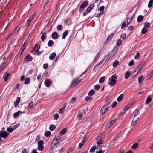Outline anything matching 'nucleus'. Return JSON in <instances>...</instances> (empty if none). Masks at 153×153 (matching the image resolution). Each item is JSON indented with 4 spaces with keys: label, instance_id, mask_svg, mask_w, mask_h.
Wrapping results in <instances>:
<instances>
[{
    "label": "nucleus",
    "instance_id": "f257e3e1",
    "mask_svg": "<svg viewBox=\"0 0 153 153\" xmlns=\"http://www.w3.org/2000/svg\"><path fill=\"white\" fill-rule=\"evenodd\" d=\"M117 76L115 75L112 76L109 79L108 85L110 86H112L115 84L117 82Z\"/></svg>",
    "mask_w": 153,
    "mask_h": 153
},
{
    "label": "nucleus",
    "instance_id": "f03ea898",
    "mask_svg": "<svg viewBox=\"0 0 153 153\" xmlns=\"http://www.w3.org/2000/svg\"><path fill=\"white\" fill-rule=\"evenodd\" d=\"M59 138H56L53 140L50 146V149L52 150L59 142Z\"/></svg>",
    "mask_w": 153,
    "mask_h": 153
},
{
    "label": "nucleus",
    "instance_id": "7ed1b4c3",
    "mask_svg": "<svg viewBox=\"0 0 153 153\" xmlns=\"http://www.w3.org/2000/svg\"><path fill=\"white\" fill-rule=\"evenodd\" d=\"M9 135L6 131L1 130L0 131V137L4 138H6Z\"/></svg>",
    "mask_w": 153,
    "mask_h": 153
},
{
    "label": "nucleus",
    "instance_id": "20e7f679",
    "mask_svg": "<svg viewBox=\"0 0 153 153\" xmlns=\"http://www.w3.org/2000/svg\"><path fill=\"white\" fill-rule=\"evenodd\" d=\"M108 105H110L109 104H108L107 105H105L104 106V107L102 108L100 111V114L101 115H102L104 114L108 110L109 107Z\"/></svg>",
    "mask_w": 153,
    "mask_h": 153
},
{
    "label": "nucleus",
    "instance_id": "39448f33",
    "mask_svg": "<svg viewBox=\"0 0 153 153\" xmlns=\"http://www.w3.org/2000/svg\"><path fill=\"white\" fill-rule=\"evenodd\" d=\"M145 64V62H143L140 64L137 67V68L135 71V72H137V74H138L141 70L142 68L144 66Z\"/></svg>",
    "mask_w": 153,
    "mask_h": 153
},
{
    "label": "nucleus",
    "instance_id": "423d86ee",
    "mask_svg": "<svg viewBox=\"0 0 153 153\" xmlns=\"http://www.w3.org/2000/svg\"><path fill=\"white\" fill-rule=\"evenodd\" d=\"M79 78L78 79H73L72 83L71 84V86L75 85L76 84H78L81 81V80H79Z\"/></svg>",
    "mask_w": 153,
    "mask_h": 153
},
{
    "label": "nucleus",
    "instance_id": "0eeeda50",
    "mask_svg": "<svg viewBox=\"0 0 153 153\" xmlns=\"http://www.w3.org/2000/svg\"><path fill=\"white\" fill-rule=\"evenodd\" d=\"M83 113H84L85 114V112L84 111H80L78 113L77 117L79 120H80L81 118L83 116Z\"/></svg>",
    "mask_w": 153,
    "mask_h": 153
},
{
    "label": "nucleus",
    "instance_id": "6e6552de",
    "mask_svg": "<svg viewBox=\"0 0 153 153\" xmlns=\"http://www.w3.org/2000/svg\"><path fill=\"white\" fill-rule=\"evenodd\" d=\"M88 4V2L87 1L83 2L80 6V7L81 9L84 8Z\"/></svg>",
    "mask_w": 153,
    "mask_h": 153
},
{
    "label": "nucleus",
    "instance_id": "1a4fd4ad",
    "mask_svg": "<svg viewBox=\"0 0 153 153\" xmlns=\"http://www.w3.org/2000/svg\"><path fill=\"white\" fill-rule=\"evenodd\" d=\"M94 5L93 4H92L90 5L86 10V11L87 12H88V13L91 12L92 10L94 8Z\"/></svg>",
    "mask_w": 153,
    "mask_h": 153
},
{
    "label": "nucleus",
    "instance_id": "9d476101",
    "mask_svg": "<svg viewBox=\"0 0 153 153\" xmlns=\"http://www.w3.org/2000/svg\"><path fill=\"white\" fill-rule=\"evenodd\" d=\"M58 37V33L56 32H54L52 35V37L53 39H57Z\"/></svg>",
    "mask_w": 153,
    "mask_h": 153
},
{
    "label": "nucleus",
    "instance_id": "9b49d317",
    "mask_svg": "<svg viewBox=\"0 0 153 153\" xmlns=\"http://www.w3.org/2000/svg\"><path fill=\"white\" fill-rule=\"evenodd\" d=\"M67 131V129L66 128L62 129L59 132V134L60 136H62L64 135L66 131Z\"/></svg>",
    "mask_w": 153,
    "mask_h": 153
},
{
    "label": "nucleus",
    "instance_id": "f8f14e48",
    "mask_svg": "<svg viewBox=\"0 0 153 153\" xmlns=\"http://www.w3.org/2000/svg\"><path fill=\"white\" fill-rule=\"evenodd\" d=\"M151 95H149L146 99V104L149 103L152 100V98L151 97Z\"/></svg>",
    "mask_w": 153,
    "mask_h": 153
},
{
    "label": "nucleus",
    "instance_id": "ddd939ff",
    "mask_svg": "<svg viewBox=\"0 0 153 153\" xmlns=\"http://www.w3.org/2000/svg\"><path fill=\"white\" fill-rule=\"evenodd\" d=\"M41 33L42 34V35L41 37L40 38L42 41H44L45 40V39H46V37L45 36V32H44V33L43 32H41Z\"/></svg>",
    "mask_w": 153,
    "mask_h": 153
},
{
    "label": "nucleus",
    "instance_id": "4468645a",
    "mask_svg": "<svg viewBox=\"0 0 153 153\" xmlns=\"http://www.w3.org/2000/svg\"><path fill=\"white\" fill-rule=\"evenodd\" d=\"M56 56V53H51L49 56V59L51 60H53Z\"/></svg>",
    "mask_w": 153,
    "mask_h": 153
},
{
    "label": "nucleus",
    "instance_id": "2eb2a0df",
    "mask_svg": "<svg viewBox=\"0 0 153 153\" xmlns=\"http://www.w3.org/2000/svg\"><path fill=\"white\" fill-rule=\"evenodd\" d=\"M130 76V72L128 71H127L125 74V78L126 79H127Z\"/></svg>",
    "mask_w": 153,
    "mask_h": 153
},
{
    "label": "nucleus",
    "instance_id": "dca6fc26",
    "mask_svg": "<svg viewBox=\"0 0 153 153\" xmlns=\"http://www.w3.org/2000/svg\"><path fill=\"white\" fill-rule=\"evenodd\" d=\"M138 145L139 143L136 142L132 146L131 148L133 149H135L138 147Z\"/></svg>",
    "mask_w": 153,
    "mask_h": 153
},
{
    "label": "nucleus",
    "instance_id": "f3484780",
    "mask_svg": "<svg viewBox=\"0 0 153 153\" xmlns=\"http://www.w3.org/2000/svg\"><path fill=\"white\" fill-rule=\"evenodd\" d=\"M22 112L20 111H18L14 113L13 114V116L14 118H16Z\"/></svg>",
    "mask_w": 153,
    "mask_h": 153
},
{
    "label": "nucleus",
    "instance_id": "a211bd4d",
    "mask_svg": "<svg viewBox=\"0 0 153 153\" xmlns=\"http://www.w3.org/2000/svg\"><path fill=\"white\" fill-rule=\"evenodd\" d=\"M45 84L47 87H49L50 85L51 84V82L49 80L47 79L45 81Z\"/></svg>",
    "mask_w": 153,
    "mask_h": 153
},
{
    "label": "nucleus",
    "instance_id": "6ab92c4d",
    "mask_svg": "<svg viewBox=\"0 0 153 153\" xmlns=\"http://www.w3.org/2000/svg\"><path fill=\"white\" fill-rule=\"evenodd\" d=\"M10 74L6 72L5 76L4 77V80L5 81H7L8 79V77L9 76Z\"/></svg>",
    "mask_w": 153,
    "mask_h": 153
},
{
    "label": "nucleus",
    "instance_id": "aec40b11",
    "mask_svg": "<svg viewBox=\"0 0 153 153\" xmlns=\"http://www.w3.org/2000/svg\"><path fill=\"white\" fill-rule=\"evenodd\" d=\"M143 19V16L142 15H140L138 16L137 19V21L139 22H141Z\"/></svg>",
    "mask_w": 153,
    "mask_h": 153
},
{
    "label": "nucleus",
    "instance_id": "412c9836",
    "mask_svg": "<svg viewBox=\"0 0 153 153\" xmlns=\"http://www.w3.org/2000/svg\"><path fill=\"white\" fill-rule=\"evenodd\" d=\"M117 51V49L114 48L113 49L111 53V57H112L114 56Z\"/></svg>",
    "mask_w": 153,
    "mask_h": 153
},
{
    "label": "nucleus",
    "instance_id": "4be33fe9",
    "mask_svg": "<svg viewBox=\"0 0 153 153\" xmlns=\"http://www.w3.org/2000/svg\"><path fill=\"white\" fill-rule=\"evenodd\" d=\"M139 83H141V82L143 80V75L140 76L138 78Z\"/></svg>",
    "mask_w": 153,
    "mask_h": 153
},
{
    "label": "nucleus",
    "instance_id": "5701e85b",
    "mask_svg": "<svg viewBox=\"0 0 153 153\" xmlns=\"http://www.w3.org/2000/svg\"><path fill=\"white\" fill-rule=\"evenodd\" d=\"M103 138V137L102 136V135L100 134L97 137L96 140L97 141L102 140Z\"/></svg>",
    "mask_w": 153,
    "mask_h": 153
},
{
    "label": "nucleus",
    "instance_id": "b1692460",
    "mask_svg": "<svg viewBox=\"0 0 153 153\" xmlns=\"http://www.w3.org/2000/svg\"><path fill=\"white\" fill-rule=\"evenodd\" d=\"M105 77L104 76L101 77L99 79V83H103L104 82V81L105 79Z\"/></svg>",
    "mask_w": 153,
    "mask_h": 153
},
{
    "label": "nucleus",
    "instance_id": "393cba45",
    "mask_svg": "<svg viewBox=\"0 0 153 153\" xmlns=\"http://www.w3.org/2000/svg\"><path fill=\"white\" fill-rule=\"evenodd\" d=\"M68 30L65 31L63 33V35L62 36V39H65L66 36L68 34Z\"/></svg>",
    "mask_w": 153,
    "mask_h": 153
},
{
    "label": "nucleus",
    "instance_id": "a878e982",
    "mask_svg": "<svg viewBox=\"0 0 153 153\" xmlns=\"http://www.w3.org/2000/svg\"><path fill=\"white\" fill-rule=\"evenodd\" d=\"M30 79L29 78H27L25 79L24 84L25 85L28 84L30 83Z\"/></svg>",
    "mask_w": 153,
    "mask_h": 153
},
{
    "label": "nucleus",
    "instance_id": "bb28decb",
    "mask_svg": "<svg viewBox=\"0 0 153 153\" xmlns=\"http://www.w3.org/2000/svg\"><path fill=\"white\" fill-rule=\"evenodd\" d=\"M122 41L120 39H118L116 41V45L117 46H120L122 44Z\"/></svg>",
    "mask_w": 153,
    "mask_h": 153
},
{
    "label": "nucleus",
    "instance_id": "cd10ccee",
    "mask_svg": "<svg viewBox=\"0 0 153 153\" xmlns=\"http://www.w3.org/2000/svg\"><path fill=\"white\" fill-rule=\"evenodd\" d=\"M123 97V94H121L117 98V100L118 102H120L122 100Z\"/></svg>",
    "mask_w": 153,
    "mask_h": 153
},
{
    "label": "nucleus",
    "instance_id": "c85d7f7f",
    "mask_svg": "<svg viewBox=\"0 0 153 153\" xmlns=\"http://www.w3.org/2000/svg\"><path fill=\"white\" fill-rule=\"evenodd\" d=\"M53 44V42L52 40H50L48 43V45L49 47H51L52 46Z\"/></svg>",
    "mask_w": 153,
    "mask_h": 153
},
{
    "label": "nucleus",
    "instance_id": "c756f323",
    "mask_svg": "<svg viewBox=\"0 0 153 153\" xmlns=\"http://www.w3.org/2000/svg\"><path fill=\"white\" fill-rule=\"evenodd\" d=\"M35 16V14H33L30 17L27 21L31 22Z\"/></svg>",
    "mask_w": 153,
    "mask_h": 153
},
{
    "label": "nucleus",
    "instance_id": "7c9ffc66",
    "mask_svg": "<svg viewBox=\"0 0 153 153\" xmlns=\"http://www.w3.org/2000/svg\"><path fill=\"white\" fill-rule=\"evenodd\" d=\"M26 58L27 59V61H30L32 59V57L30 55H27L26 56Z\"/></svg>",
    "mask_w": 153,
    "mask_h": 153
},
{
    "label": "nucleus",
    "instance_id": "2f4dec72",
    "mask_svg": "<svg viewBox=\"0 0 153 153\" xmlns=\"http://www.w3.org/2000/svg\"><path fill=\"white\" fill-rule=\"evenodd\" d=\"M148 30L145 27H144L143 28L141 31V33H143V34H145L147 32V31Z\"/></svg>",
    "mask_w": 153,
    "mask_h": 153
},
{
    "label": "nucleus",
    "instance_id": "473e14b6",
    "mask_svg": "<svg viewBox=\"0 0 153 153\" xmlns=\"http://www.w3.org/2000/svg\"><path fill=\"white\" fill-rule=\"evenodd\" d=\"M138 110L136 109L132 114V115H134V117L135 118L136 115L138 114Z\"/></svg>",
    "mask_w": 153,
    "mask_h": 153
},
{
    "label": "nucleus",
    "instance_id": "72a5a7b5",
    "mask_svg": "<svg viewBox=\"0 0 153 153\" xmlns=\"http://www.w3.org/2000/svg\"><path fill=\"white\" fill-rule=\"evenodd\" d=\"M153 3V0H150L149 2L148 5V7L149 8L151 7Z\"/></svg>",
    "mask_w": 153,
    "mask_h": 153
},
{
    "label": "nucleus",
    "instance_id": "f704fd0d",
    "mask_svg": "<svg viewBox=\"0 0 153 153\" xmlns=\"http://www.w3.org/2000/svg\"><path fill=\"white\" fill-rule=\"evenodd\" d=\"M133 16H134L133 15H132L130 16V17H128L127 18V21H128V22H131V21H132V20L133 19L132 17H133Z\"/></svg>",
    "mask_w": 153,
    "mask_h": 153
},
{
    "label": "nucleus",
    "instance_id": "c9c22d12",
    "mask_svg": "<svg viewBox=\"0 0 153 153\" xmlns=\"http://www.w3.org/2000/svg\"><path fill=\"white\" fill-rule=\"evenodd\" d=\"M116 120L114 119L111 121L110 122V124H109L108 128H109L111 126H112Z\"/></svg>",
    "mask_w": 153,
    "mask_h": 153
},
{
    "label": "nucleus",
    "instance_id": "e433bc0d",
    "mask_svg": "<svg viewBox=\"0 0 153 153\" xmlns=\"http://www.w3.org/2000/svg\"><path fill=\"white\" fill-rule=\"evenodd\" d=\"M95 93V91L94 90H91L88 94L89 96H91L93 95Z\"/></svg>",
    "mask_w": 153,
    "mask_h": 153
},
{
    "label": "nucleus",
    "instance_id": "4c0bfd02",
    "mask_svg": "<svg viewBox=\"0 0 153 153\" xmlns=\"http://www.w3.org/2000/svg\"><path fill=\"white\" fill-rule=\"evenodd\" d=\"M55 127H56L55 125H52L50 126L49 129L51 131H52L55 129Z\"/></svg>",
    "mask_w": 153,
    "mask_h": 153
},
{
    "label": "nucleus",
    "instance_id": "58836bf2",
    "mask_svg": "<svg viewBox=\"0 0 153 153\" xmlns=\"http://www.w3.org/2000/svg\"><path fill=\"white\" fill-rule=\"evenodd\" d=\"M119 62L118 61H116L114 62L113 63V66L114 67H117L118 65Z\"/></svg>",
    "mask_w": 153,
    "mask_h": 153
},
{
    "label": "nucleus",
    "instance_id": "ea45409f",
    "mask_svg": "<svg viewBox=\"0 0 153 153\" xmlns=\"http://www.w3.org/2000/svg\"><path fill=\"white\" fill-rule=\"evenodd\" d=\"M51 133L49 131H47L45 132V135L47 137H48L50 136Z\"/></svg>",
    "mask_w": 153,
    "mask_h": 153
},
{
    "label": "nucleus",
    "instance_id": "a19ab883",
    "mask_svg": "<svg viewBox=\"0 0 153 153\" xmlns=\"http://www.w3.org/2000/svg\"><path fill=\"white\" fill-rule=\"evenodd\" d=\"M62 26L61 25H58L57 27V29L59 31L61 30L62 29Z\"/></svg>",
    "mask_w": 153,
    "mask_h": 153
},
{
    "label": "nucleus",
    "instance_id": "79ce46f5",
    "mask_svg": "<svg viewBox=\"0 0 153 153\" xmlns=\"http://www.w3.org/2000/svg\"><path fill=\"white\" fill-rule=\"evenodd\" d=\"M7 131L11 133L14 131V130L13 128L9 127L7 129Z\"/></svg>",
    "mask_w": 153,
    "mask_h": 153
},
{
    "label": "nucleus",
    "instance_id": "37998d69",
    "mask_svg": "<svg viewBox=\"0 0 153 153\" xmlns=\"http://www.w3.org/2000/svg\"><path fill=\"white\" fill-rule=\"evenodd\" d=\"M76 101V99L74 97L72 98L69 102V103L73 104Z\"/></svg>",
    "mask_w": 153,
    "mask_h": 153
},
{
    "label": "nucleus",
    "instance_id": "c03bdc74",
    "mask_svg": "<svg viewBox=\"0 0 153 153\" xmlns=\"http://www.w3.org/2000/svg\"><path fill=\"white\" fill-rule=\"evenodd\" d=\"M150 26V24L149 22H146L144 23V26L146 28H149Z\"/></svg>",
    "mask_w": 153,
    "mask_h": 153
},
{
    "label": "nucleus",
    "instance_id": "a18cd8bd",
    "mask_svg": "<svg viewBox=\"0 0 153 153\" xmlns=\"http://www.w3.org/2000/svg\"><path fill=\"white\" fill-rule=\"evenodd\" d=\"M96 148L97 147L96 146H94L91 148L90 149V152H94Z\"/></svg>",
    "mask_w": 153,
    "mask_h": 153
},
{
    "label": "nucleus",
    "instance_id": "49530a36",
    "mask_svg": "<svg viewBox=\"0 0 153 153\" xmlns=\"http://www.w3.org/2000/svg\"><path fill=\"white\" fill-rule=\"evenodd\" d=\"M44 146L43 145L38 146V149L40 151H42L44 149Z\"/></svg>",
    "mask_w": 153,
    "mask_h": 153
},
{
    "label": "nucleus",
    "instance_id": "de8ad7c7",
    "mask_svg": "<svg viewBox=\"0 0 153 153\" xmlns=\"http://www.w3.org/2000/svg\"><path fill=\"white\" fill-rule=\"evenodd\" d=\"M66 23L68 25H70L71 23V20L70 19L68 18L66 21Z\"/></svg>",
    "mask_w": 153,
    "mask_h": 153
},
{
    "label": "nucleus",
    "instance_id": "09e8293b",
    "mask_svg": "<svg viewBox=\"0 0 153 153\" xmlns=\"http://www.w3.org/2000/svg\"><path fill=\"white\" fill-rule=\"evenodd\" d=\"M134 61L133 60H131L128 63V65L129 66H131L134 64Z\"/></svg>",
    "mask_w": 153,
    "mask_h": 153
},
{
    "label": "nucleus",
    "instance_id": "8fccbe9b",
    "mask_svg": "<svg viewBox=\"0 0 153 153\" xmlns=\"http://www.w3.org/2000/svg\"><path fill=\"white\" fill-rule=\"evenodd\" d=\"M137 122V120H133L131 123V126H133Z\"/></svg>",
    "mask_w": 153,
    "mask_h": 153
},
{
    "label": "nucleus",
    "instance_id": "3c124183",
    "mask_svg": "<svg viewBox=\"0 0 153 153\" xmlns=\"http://www.w3.org/2000/svg\"><path fill=\"white\" fill-rule=\"evenodd\" d=\"M105 146H102L100 145H97V149H103L104 148H105Z\"/></svg>",
    "mask_w": 153,
    "mask_h": 153
},
{
    "label": "nucleus",
    "instance_id": "603ef678",
    "mask_svg": "<svg viewBox=\"0 0 153 153\" xmlns=\"http://www.w3.org/2000/svg\"><path fill=\"white\" fill-rule=\"evenodd\" d=\"M54 119L55 120H57L59 117V115L57 114H56L53 116Z\"/></svg>",
    "mask_w": 153,
    "mask_h": 153
},
{
    "label": "nucleus",
    "instance_id": "864d4df0",
    "mask_svg": "<svg viewBox=\"0 0 153 153\" xmlns=\"http://www.w3.org/2000/svg\"><path fill=\"white\" fill-rule=\"evenodd\" d=\"M104 6H102L98 10H100V11H101V12H104L103 10H104Z\"/></svg>",
    "mask_w": 153,
    "mask_h": 153
},
{
    "label": "nucleus",
    "instance_id": "5fc2aeb1",
    "mask_svg": "<svg viewBox=\"0 0 153 153\" xmlns=\"http://www.w3.org/2000/svg\"><path fill=\"white\" fill-rule=\"evenodd\" d=\"M44 144L43 141L42 140L39 141L38 143V146L43 145Z\"/></svg>",
    "mask_w": 153,
    "mask_h": 153
},
{
    "label": "nucleus",
    "instance_id": "6e6d98bb",
    "mask_svg": "<svg viewBox=\"0 0 153 153\" xmlns=\"http://www.w3.org/2000/svg\"><path fill=\"white\" fill-rule=\"evenodd\" d=\"M104 149H99V151L96 152V153H103L105 152Z\"/></svg>",
    "mask_w": 153,
    "mask_h": 153
},
{
    "label": "nucleus",
    "instance_id": "4d7b16f0",
    "mask_svg": "<svg viewBox=\"0 0 153 153\" xmlns=\"http://www.w3.org/2000/svg\"><path fill=\"white\" fill-rule=\"evenodd\" d=\"M20 125L19 124H17L16 125H14L13 128L14 130H15Z\"/></svg>",
    "mask_w": 153,
    "mask_h": 153
},
{
    "label": "nucleus",
    "instance_id": "13d9d810",
    "mask_svg": "<svg viewBox=\"0 0 153 153\" xmlns=\"http://www.w3.org/2000/svg\"><path fill=\"white\" fill-rule=\"evenodd\" d=\"M104 59L100 61L97 64L95 65V67H96L97 66L99 67V66H100L101 64L103 63Z\"/></svg>",
    "mask_w": 153,
    "mask_h": 153
},
{
    "label": "nucleus",
    "instance_id": "bf43d9fd",
    "mask_svg": "<svg viewBox=\"0 0 153 153\" xmlns=\"http://www.w3.org/2000/svg\"><path fill=\"white\" fill-rule=\"evenodd\" d=\"M126 22H124L122 24V25L121 27V29H123L126 25Z\"/></svg>",
    "mask_w": 153,
    "mask_h": 153
},
{
    "label": "nucleus",
    "instance_id": "052dcab7",
    "mask_svg": "<svg viewBox=\"0 0 153 153\" xmlns=\"http://www.w3.org/2000/svg\"><path fill=\"white\" fill-rule=\"evenodd\" d=\"M92 99V97H91L87 96L85 98V100L86 101H88L89 100H91Z\"/></svg>",
    "mask_w": 153,
    "mask_h": 153
},
{
    "label": "nucleus",
    "instance_id": "680f3d73",
    "mask_svg": "<svg viewBox=\"0 0 153 153\" xmlns=\"http://www.w3.org/2000/svg\"><path fill=\"white\" fill-rule=\"evenodd\" d=\"M117 105V103L116 102H114L111 105V107L112 108H114Z\"/></svg>",
    "mask_w": 153,
    "mask_h": 153
},
{
    "label": "nucleus",
    "instance_id": "e2e57ef3",
    "mask_svg": "<svg viewBox=\"0 0 153 153\" xmlns=\"http://www.w3.org/2000/svg\"><path fill=\"white\" fill-rule=\"evenodd\" d=\"M100 87V85H99L97 84L94 86V88L95 90H97L99 89V88Z\"/></svg>",
    "mask_w": 153,
    "mask_h": 153
},
{
    "label": "nucleus",
    "instance_id": "0e129e2a",
    "mask_svg": "<svg viewBox=\"0 0 153 153\" xmlns=\"http://www.w3.org/2000/svg\"><path fill=\"white\" fill-rule=\"evenodd\" d=\"M121 37L123 39H125L126 38V34L125 33L122 34L121 36Z\"/></svg>",
    "mask_w": 153,
    "mask_h": 153
},
{
    "label": "nucleus",
    "instance_id": "69168bd1",
    "mask_svg": "<svg viewBox=\"0 0 153 153\" xmlns=\"http://www.w3.org/2000/svg\"><path fill=\"white\" fill-rule=\"evenodd\" d=\"M104 13V12H101L100 13H99L96 16L97 17H99L101 16V15L102 14H103Z\"/></svg>",
    "mask_w": 153,
    "mask_h": 153
},
{
    "label": "nucleus",
    "instance_id": "338daca9",
    "mask_svg": "<svg viewBox=\"0 0 153 153\" xmlns=\"http://www.w3.org/2000/svg\"><path fill=\"white\" fill-rule=\"evenodd\" d=\"M139 56H140L139 53H137L135 56V58L136 59H137L139 58Z\"/></svg>",
    "mask_w": 153,
    "mask_h": 153
},
{
    "label": "nucleus",
    "instance_id": "774afa93",
    "mask_svg": "<svg viewBox=\"0 0 153 153\" xmlns=\"http://www.w3.org/2000/svg\"><path fill=\"white\" fill-rule=\"evenodd\" d=\"M28 153L27 151L25 149H24L22 151V153Z\"/></svg>",
    "mask_w": 153,
    "mask_h": 153
}]
</instances>
